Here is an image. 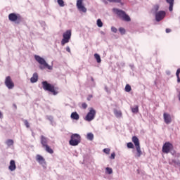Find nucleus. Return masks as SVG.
Masks as SVG:
<instances>
[{"label": "nucleus", "mask_w": 180, "mask_h": 180, "mask_svg": "<svg viewBox=\"0 0 180 180\" xmlns=\"http://www.w3.org/2000/svg\"><path fill=\"white\" fill-rule=\"evenodd\" d=\"M41 144L46 153L54 154V150L49 146V139L43 135L40 136Z\"/></svg>", "instance_id": "nucleus-1"}, {"label": "nucleus", "mask_w": 180, "mask_h": 180, "mask_svg": "<svg viewBox=\"0 0 180 180\" xmlns=\"http://www.w3.org/2000/svg\"><path fill=\"white\" fill-rule=\"evenodd\" d=\"M42 88L44 89V91L51 92L53 95H57L58 94V92H57V87L47 82V81L42 82Z\"/></svg>", "instance_id": "nucleus-2"}, {"label": "nucleus", "mask_w": 180, "mask_h": 180, "mask_svg": "<svg viewBox=\"0 0 180 180\" xmlns=\"http://www.w3.org/2000/svg\"><path fill=\"white\" fill-rule=\"evenodd\" d=\"M112 11L122 20H124L125 22H130V20H131V19L130 18V16H129V15L126 14V12L123 11V10L113 8Z\"/></svg>", "instance_id": "nucleus-3"}, {"label": "nucleus", "mask_w": 180, "mask_h": 180, "mask_svg": "<svg viewBox=\"0 0 180 180\" xmlns=\"http://www.w3.org/2000/svg\"><path fill=\"white\" fill-rule=\"evenodd\" d=\"M34 58L36 61L39 63V64L42 65L40 67L41 70H44V68H47L48 70H53V67L50 66L47 63H46V60H44V58L37 55L34 56Z\"/></svg>", "instance_id": "nucleus-4"}, {"label": "nucleus", "mask_w": 180, "mask_h": 180, "mask_svg": "<svg viewBox=\"0 0 180 180\" xmlns=\"http://www.w3.org/2000/svg\"><path fill=\"white\" fill-rule=\"evenodd\" d=\"M132 142L134 143L136 148V157L137 158H140L143 155V152L141 151V148L140 147V141L137 136H134L132 137Z\"/></svg>", "instance_id": "nucleus-5"}, {"label": "nucleus", "mask_w": 180, "mask_h": 180, "mask_svg": "<svg viewBox=\"0 0 180 180\" xmlns=\"http://www.w3.org/2000/svg\"><path fill=\"white\" fill-rule=\"evenodd\" d=\"M81 143V136L78 134H73L70 136V140L69 141V144L70 146H78Z\"/></svg>", "instance_id": "nucleus-6"}, {"label": "nucleus", "mask_w": 180, "mask_h": 180, "mask_svg": "<svg viewBox=\"0 0 180 180\" xmlns=\"http://www.w3.org/2000/svg\"><path fill=\"white\" fill-rule=\"evenodd\" d=\"M8 20L10 22H15L16 25H19L22 22V16L20 14L11 13L8 15Z\"/></svg>", "instance_id": "nucleus-7"}, {"label": "nucleus", "mask_w": 180, "mask_h": 180, "mask_svg": "<svg viewBox=\"0 0 180 180\" xmlns=\"http://www.w3.org/2000/svg\"><path fill=\"white\" fill-rule=\"evenodd\" d=\"M63 39L61 40V46H65L67 43H70L71 40V30H68L63 34Z\"/></svg>", "instance_id": "nucleus-8"}, {"label": "nucleus", "mask_w": 180, "mask_h": 180, "mask_svg": "<svg viewBox=\"0 0 180 180\" xmlns=\"http://www.w3.org/2000/svg\"><path fill=\"white\" fill-rule=\"evenodd\" d=\"M172 150H174V145H172L171 142L165 143L162 148V151L164 154H169V153H171Z\"/></svg>", "instance_id": "nucleus-9"}, {"label": "nucleus", "mask_w": 180, "mask_h": 180, "mask_svg": "<svg viewBox=\"0 0 180 180\" xmlns=\"http://www.w3.org/2000/svg\"><path fill=\"white\" fill-rule=\"evenodd\" d=\"M95 116H96V110L91 108H90L89 112L86 115L84 120L86 122H92V120L95 119Z\"/></svg>", "instance_id": "nucleus-10"}, {"label": "nucleus", "mask_w": 180, "mask_h": 180, "mask_svg": "<svg viewBox=\"0 0 180 180\" xmlns=\"http://www.w3.org/2000/svg\"><path fill=\"white\" fill-rule=\"evenodd\" d=\"M4 84L8 89H13V88H15V83L13 82V80H12L11 76H7L6 77Z\"/></svg>", "instance_id": "nucleus-11"}, {"label": "nucleus", "mask_w": 180, "mask_h": 180, "mask_svg": "<svg viewBox=\"0 0 180 180\" xmlns=\"http://www.w3.org/2000/svg\"><path fill=\"white\" fill-rule=\"evenodd\" d=\"M84 2V0H77V8L79 9L80 12H83L84 13H86V8H85L84 6L82 5Z\"/></svg>", "instance_id": "nucleus-12"}, {"label": "nucleus", "mask_w": 180, "mask_h": 180, "mask_svg": "<svg viewBox=\"0 0 180 180\" xmlns=\"http://www.w3.org/2000/svg\"><path fill=\"white\" fill-rule=\"evenodd\" d=\"M165 11H160L155 14V19L157 22H161L165 18Z\"/></svg>", "instance_id": "nucleus-13"}, {"label": "nucleus", "mask_w": 180, "mask_h": 180, "mask_svg": "<svg viewBox=\"0 0 180 180\" xmlns=\"http://www.w3.org/2000/svg\"><path fill=\"white\" fill-rule=\"evenodd\" d=\"M163 119L165 120V123H166V124H169V123H171L172 122V118L171 117V115H169V113L165 112L163 114Z\"/></svg>", "instance_id": "nucleus-14"}, {"label": "nucleus", "mask_w": 180, "mask_h": 180, "mask_svg": "<svg viewBox=\"0 0 180 180\" xmlns=\"http://www.w3.org/2000/svg\"><path fill=\"white\" fill-rule=\"evenodd\" d=\"M36 161L40 164V165H46V159L43 158L41 155H36Z\"/></svg>", "instance_id": "nucleus-15"}, {"label": "nucleus", "mask_w": 180, "mask_h": 180, "mask_svg": "<svg viewBox=\"0 0 180 180\" xmlns=\"http://www.w3.org/2000/svg\"><path fill=\"white\" fill-rule=\"evenodd\" d=\"M8 169L10 171H15V169H16V163L15 162V160L10 161V165L8 167Z\"/></svg>", "instance_id": "nucleus-16"}, {"label": "nucleus", "mask_w": 180, "mask_h": 180, "mask_svg": "<svg viewBox=\"0 0 180 180\" xmlns=\"http://www.w3.org/2000/svg\"><path fill=\"white\" fill-rule=\"evenodd\" d=\"M39 80V75H37V72L34 73L32 77L30 79V82H32V84H34V82H37V81Z\"/></svg>", "instance_id": "nucleus-17"}, {"label": "nucleus", "mask_w": 180, "mask_h": 180, "mask_svg": "<svg viewBox=\"0 0 180 180\" xmlns=\"http://www.w3.org/2000/svg\"><path fill=\"white\" fill-rule=\"evenodd\" d=\"M70 117L73 120H79V115L77 112H72Z\"/></svg>", "instance_id": "nucleus-18"}, {"label": "nucleus", "mask_w": 180, "mask_h": 180, "mask_svg": "<svg viewBox=\"0 0 180 180\" xmlns=\"http://www.w3.org/2000/svg\"><path fill=\"white\" fill-rule=\"evenodd\" d=\"M166 2L169 4V11L172 12L174 8V0H166Z\"/></svg>", "instance_id": "nucleus-19"}, {"label": "nucleus", "mask_w": 180, "mask_h": 180, "mask_svg": "<svg viewBox=\"0 0 180 180\" xmlns=\"http://www.w3.org/2000/svg\"><path fill=\"white\" fill-rule=\"evenodd\" d=\"M114 114L116 116V117H122V111L114 110Z\"/></svg>", "instance_id": "nucleus-20"}, {"label": "nucleus", "mask_w": 180, "mask_h": 180, "mask_svg": "<svg viewBox=\"0 0 180 180\" xmlns=\"http://www.w3.org/2000/svg\"><path fill=\"white\" fill-rule=\"evenodd\" d=\"M94 58H96L97 63H101L102 60L101 59V56L98 53L94 54Z\"/></svg>", "instance_id": "nucleus-21"}, {"label": "nucleus", "mask_w": 180, "mask_h": 180, "mask_svg": "<svg viewBox=\"0 0 180 180\" xmlns=\"http://www.w3.org/2000/svg\"><path fill=\"white\" fill-rule=\"evenodd\" d=\"M87 140H90V141H92V140H94V134L92 133L87 134Z\"/></svg>", "instance_id": "nucleus-22"}, {"label": "nucleus", "mask_w": 180, "mask_h": 180, "mask_svg": "<svg viewBox=\"0 0 180 180\" xmlns=\"http://www.w3.org/2000/svg\"><path fill=\"white\" fill-rule=\"evenodd\" d=\"M131 112L133 113H139V105H136L134 108H132Z\"/></svg>", "instance_id": "nucleus-23"}, {"label": "nucleus", "mask_w": 180, "mask_h": 180, "mask_svg": "<svg viewBox=\"0 0 180 180\" xmlns=\"http://www.w3.org/2000/svg\"><path fill=\"white\" fill-rule=\"evenodd\" d=\"M160 9V6L158 4H156L153 6V8L152 9V12H157Z\"/></svg>", "instance_id": "nucleus-24"}, {"label": "nucleus", "mask_w": 180, "mask_h": 180, "mask_svg": "<svg viewBox=\"0 0 180 180\" xmlns=\"http://www.w3.org/2000/svg\"><path fill=\"white\" fill-rule=\"evenodd\" d=\"M97 26L98 27H102V26H103V22H102V20L101 19L97 20Z\"/></svg>", "instance_id": "nucleus-25"}, {"label": "nucleus", "mask_w": 180, "mask_h": 180, "mask_svg": "<svg viewBox=\"0 0 180 180\" xmlns=\"http://www.w3.org/2000/svg\"><path fill=\"white\" fill-rule=\"evenodd\" d=\"M130 91H131V86L130 84H127L125 86V92H130Z\"/></svg>", "instance_id": "nucleus-26"}, {"label": "nucleus", "mask_w": 180, "mask_h": 180, "mask_svg": "<svg viewBox=\"0 0 180 180\" xmlns=\"http://www.w3.org/2000/svg\"><path fill=\"white\" fill-rule=\"evenodd\" d=\"M6 144L8 146H13V140H12V139L7 140Z\"/></svg>", "instance_id": "nucleus-27"}, {"label": "nucleus", "mask_w": 180, "mask_h": 180, "mask_svg": "<svg viewBox=\"0 0 180 180\" xmlns=\"http://www.w3.org/2000/svg\"><path fill=\"white\" fill-rule=\"evenodd\" d=\"M105 171L107 173H108L110 175V174L113 173V170L110 167H106Z\"/></svg>", "instance_id": "nucleus-28"}, {"label": "nucleus", "mask_w": 180, "mask_h": 180, "mask_svg": "<svg viewBox=\"0 0 180 180\" xmlns=\"http://www.w3.org/2000/svg\"><path fill=\"white\" fill-rule=\"evenodd\" d=\"M119 32L121 33V34H124L126 33V30H124L123 27H120Z\"/></svg>", "instance_id": "nucleus-29"}, {"label": "nucleus", "mask_w": 180, "mask_h": 180, "mask_svg": "<svg viewBox=\"0 0 180 180\" xmlns=\"http://www.w3.org/2000/svg\"><path fill=\"white\" fill-rule=\"evenodd\" d=\"M24 124L27 127V129H29V127H30V124L27 120H24Z\"/></svg>", "instance_id": "nucleus-30"}, {"label": "nucleus", "mask_w": 180, "mask_h": 180, "mask_svg": "<svg viewBox=\"0 0 180 180\" xmlns=\"http://www.w3.org/2000/svg\"><path fill=\"white\" fill-rule=\"evenodd\" d=\"M127 148H134V145L131 142H129L127 143Z\"/></svg>", "instance_id": "nucleus-31"}, {"label": "nucleus", "mask_w": 180, "mask_h": 180, "mask_svg": "<svg viewBox=\"0 0 180 180\" xmlns=\"http://www.w3.org/2000/svg\"><path fill=\"white\" fill-rule=\"evenodd\" d=\"M103 151L105 154H110V148H104Z\"/></svg>", "instance_id": "nucleus-32"}, {"label": "nucleus", "mask_w": 180, "mask_h": 180, "mask_svg": "<svg viewBox=\"0 0 180 180\" xmlns=\"http://www.w3.org/2000/svg\"><path fill=\"white\" fill-rule=\"evenodd\" d=\"M58 4L61 7L64 6V1H63V0H58Z\"/></svg>", "instance_id": "nucleus-33"}, {"label": "nucleus", "mask_w": 180, "mask_h": 180, "mask_svg": "<svg viewBox=\"0 0 180 180\" xmlns=\"http://www.w3.org/2000/svg\"><path fill=\"white\" fill-rule=\"evenodd\" d=\"M111 32H112L113 33H117V28H116L115 27H112Z\"/></svg>", "instance_id": "nucleus-34"}, {"label": "nucleus", "mask_w": 180, "mask_h": 180, "mask_svg": "<svg viewBox=\"0 0 180 180\" xmlns=\"http://www.w3.org/2000/svg\"><path fill=\"white\" fill-rule=\"evenodd\" d=\"M82 108L83 109H86V108H88V104H86V103H83L82 104Z\"/></svg>", "instance_id": "nucleus-35"}, {"label": "nucleus", "mask_w": 180, "mask_h": 180, "mask_svg": "<svg viewBox=\"0 0 180 180\" xmlns=\"http://www.w3.org/2000/svg\"><path fill=\"white\" fill-rule=\"evenodd\" d=\"M115 157H116V154L112 153L110 157V160H115Z\"/></svg>", "instance_id": "nucleus-36"}, {"label": "nucleus", "mask_w": 180, "mask_h": 180, "mask_svg": "<svg viewBox=\"0 0 180 180\" xmlns=\"http://www.w3.org/2000/svg\"><path fill=\"white\" fill-rule=\"evenodd\" d=\"M179 74H180V68H178L176 72V77H179Z\"/></svg>", "instance_id": "nucleus-37"}, {"label": "nucleus", "mask_w": 180, "mask_h": 180, "mask_svg": "<svg viewBox=\"0 0 180 180\" xmlns=\"http://www.w3.org/2000/svg\"><path fill=\"white\" fill-rule=\"evenodd\" d=\"M66 51H68V53H71V49H70V46L66 47Z\"/></svg>", "instance_id": "nucleus-38"}, {"label": "nucleus", "mask_w": 180, "mask_h": 180, "mask_svg": "<svg viewBox=\"0 0 180 180\" xmlns=\"http://www.w3.org/2000/svg\"><path fill=\"white\" fill-rule=\"evenodd\" d=\"M172 30L169 28L166 29V33H171Z\"/></svg>", "instance_id": "nucleus-39"}, {"label": "nucleus", "mask_w": 180, "mask_h": 180, "mask_svg": "<svg viewBox=\"0 0 180 180\" xmlns=\"http://www.w3.org/2000/svg\"><path fill=\"white\" fill-rule=\"evenodd\" d=\"M176 78H177V82H178V84H179L180 83V77H179V76H176Z\"/></svg>", "instance_id": "nucleus-40"}, {"label": "nucleus", "mask_w": 180, "mask_h": 180, "mask_svg": "<svg viewBox=\"0 0 180 180\" xmlns=\"http://www.w3.org/2000/svg\"><path fill=\"white\" fill-rule=\"evenodd\" d=\"M91 98H92V95H89V98H87V101H91Z\"/></svg>", "instance_id": "nucleus-41"}, {"label": "nucleus", "mask_w": 180, "mask_h": 180, "mask_svg": "<svg viewBox=\"0 0 180 180\" xmlns=\"http://www.w3.org/2000/svg\"><path fill=\"white\" fill-rule=\"evenodd\" d=\"M2 117V112L0 111V119Z\"/></svg>", "instance_id": "nucleus-42"}]
</instances>
